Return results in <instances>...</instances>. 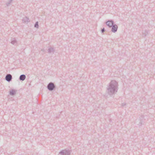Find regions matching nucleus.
<instances>
[{
	"instance_id": "nucleus-2",
	"label": "nucleus",
	"mask_w": 155,
	"mask_h": 155,
	"mask_svg": "<svg viewBox=\"0 0 155 155\" xmlns=\"http://www.w3.org/2000/svg\"><path fill=\"white\" fill-rule=\"evenodd\" d=\"M71 151L69 150H64L60 151L58 155H70Z\"/></svg>"
},
{
	"instance_id": "nucleus-6",
	"label": "nucleus",
	"mask_w": 155,
	"mask_h": 155,
	"mask_svg": "<svg viewBox=\"0 0 155 155\" xmlns=\"http://www.w3.org/2000/svg\"><path fill=\"white\" fill-rule=\"evenodd\" d=\"M111 31L114 33H115L117 31L118 27L117 25L115 24L111 26Z\"/></svg>"
},
{
	"instance_id": "nucleus-10",
	"label": "nucleus",
	"mask_w": 155,
	"mask_h": 155,
	"mask_svg": "<svg viewBox=\"0 0 155 155\" xmlns=\"http://www.w3.org/2000/svg\"><path fill=\"white\" fill-rule=\"evenodd\" d=\"M54 52V49L52 48H48V52L49 53L53 54Z\"/></svg>"
},
{
	"instance_id": "nucleus-3",
	"label": "nucleus",
	"mask_w": 155,
	"mask_h": 155,
	"mask_svg": "<svg viewBox=\"0 0 155 155\" xmlns=\"http://www.w3.org/2000/svg\"><path fill=\"white\" fill-rule=\"evenodd\" d=\"M47 87L49 91H52L55 88V86L53 83L51 82L48 84Z\"/></svg>"
},
{
	"instance_id": "nucleus-4",
	"label": "nucleus",
	"mask_w": 155,
	"mask_h": 155,
	"mask_svg": "<svg viewBox=\"0 0 155 155\" xmlns=\"http://www.w3.org/2000/svg\"><path fill=\"white\" fill-rule=\"evenodd\" d=\"M114 21L112 20H109L106 22V25L109 28H111L114 25Z\"/></svg>"
},
{
	"instance_id": "nucleus-16",
	"label": "nucleus",
	"mask_w": 155,
	"mask_h": 155,
	"mask_svg": "<svg viewBox=\"0 0 155 155\" xmlns=\"http://www.w3.org/2000/svg\"><path fill=\"white\" fill-rule=\"evenodd\" d=\"M143 124L142 122L141 121H140V123H139V124H138V125L139 126H141Z\"/></svg>"
},
{
	"instance_id": "nucleus-14",
	"label": "nucleus",
	"mask_w": 155,
	"mask_h": 155,
	"mask_svg": "<svg viewBox=\"0 0 155 155\" xmlns=\"http://www.w3.org/2000/svg\"><path fill=\"white\" fill-rule=\"evenodd\" d=\"M34 26L35 28H38L39 26L38 21H37L35 22Z\"/></svg>"
},
{
	"instance_id": "nucleus-13",
	"label": "nucleus",
	"mask_w": 155,
	"mask_h": 155,
	"mask_svg": "<svg viewBox=\"0 0 155 155\" xmlns=\"http://www.w3.org/2000/svg\"><path fill=\"white\" fill-rule=\"evenodd\" d=\"M12 1H8V2L6 3V5L7 6H8L10 5L12 3Z\"/></svg>"
},
{
	"instance_id": "nucleus-8",
	"label": "nucleus",
	"mask_w": 155,
	"mask_h": 155,
	"mask_svg": "<svg viewBox=\"0 0 155 155\" xmlns=\"http://www.w3.org/2000/svg\"><path fill=\"white\" fill-rule=\"evenodd\" d=\"M26 78V76L25 74L21 75L19 78V80L20 81H24Z\"/></svg>"
},
{
	"instance_id": "nucleus-9",
	"label": "nucleus",
	"mask_w": 155,
	"mask_h": 155,
	"mask_svg": "<svg viewBox=\"0 0 155 155\" xmlns=\"http://www.w3.org/2000/svg\"><path fill=\"white\" fill-rule=\"evenodd\" d=\"M148 31L147 30H143L142 31L143 35L145 37L148 34Z\"/></svg>"
},
{
	"instance_id": "nucleus-5",
	"label": "nucleus",
	"mask_w": 155,
	"mask_h": 155,
	"mask_svg": "<svg viewBox=\"0 0 155 155\" xmlns=\"http://www.w3.org/2000/svg\"><path fill=\"white\" fill-rule=\"evenodd\" d=\"M12 79V75L10 74H7L5 77L6 80L8 82L11 81Z\"/></svg>"
},
{
	"instance_id": "nucleus-11",
	"label": "nucleus",
	"mask_w": 155,
	"mask_h": 155,
	"mask_svg": "<svg viewBox=\"0 0 155 155\" xmlns=\"http://www.w3.org/2000/svg\"><path fill=\"white\" fill-rule=\"evenodd\" d=\"M15 93L16 91L14 89H12L9 92V94L11 95H14L15 94Z\"/></svg>"
},
{
	"instance_id": "nucleus-17",
	"label": "nucleus",
	"mask_w": 155,
	"mask_h": 155,
	"mask_svg": "<svg viewBox=\"0 0 155 155\" xmlns=\"http://www.w3.org/2000/svg\"><path fill=\"white\" fill-rule=\"evenodd\" d=\"M121 105H122V106H124L126 105V103H123Z\"/></svg>"
},
{
	"instance_id": "nucleus-7",
	"label": "nucleus",
	"mask_w": 155,
	"mask_h": 155,
	"mask_svg": "<svg viewBox=\"0 0 155 155\" xmlns=\"http://www.w3.org/2000/svg\"><path fill=\"white\" fill-rule=\"evenodd\" d=\"M22 21L23 23L27 24L30 21L29 18L27 17L23 18Z\"/></svg>"
},
{
	"instance_id": "nucleus-18",
	"label": "nucleus",
	"mask_w": 155,
	"mask_h": 155,
	"mask_svg": "<svg viewBox=\"0 0 155 155\" xmlns=\"http://www.w3.org/2000/svg\"><path fill=\"white\" fill-rule=\"evenodd\" d=\"M41 51H44V50H42H42H41Z\"/></svg>"
},
{
	"instance_id": "nucleus-1",
	"label": "nucleus",
	"mask_w": 155,
	"mask_h": 155,
	"mask_svg": "<svg viewBox=\"0 0 155 155\" xmlns=\"http://www.w3.org/2000/svg\"><path fill=\"white\" fill-rule=\"evenodd\" d=\"M118 83L115 80H111L107 87L106 92L110 96H112L117 91Z\"/></svg>"
},
{
	"instance_id": "nucleus-12",
	"label": "nucleus",
	"mask_w": 155,
	"mask_h": 155,
	"mask_svg": "<svg viewBox=\"0 0 155 155\" xmlns=\"http://www.w3.org/2000/svg\"><path fill=\"white\" fill-rule=\"evenodd\" d=\"M17 42V41L15 39H14L11 41V43L13 45H16Z\"/></svg>"
},
{
	"instance_id": "nucleus-15",
	"label": "nucleus",
	"mask_w": 155,
	"mask_h": 155,
	"mask_svg": "<svg viewBox=\"0 0 155 155\" xmlns=\"http://www.w3.org/2000/svg\"><path fill=\"white\" fill-rule=\"evenodd\" d=\"M105 31L104 28H103L101 30L102 33H103Z\"/></svg>"
}]
</instances>
